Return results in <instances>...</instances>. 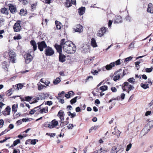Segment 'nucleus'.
Listing matches in <instances>:
<instances>
[{
	"label": "nucleus",
	"mask_w": 153,
	"mask_h": 153,
	"mask_svg": "<svg viewBox=\"0 0 153 153\" xmlns=\"http://www.w3.org/2000/svg\"><path fill=\"white\" fill-rule=\"evenodd\" d=\"M65 39H62L60 43L64 51L67 53H74L76 50L75 45L71 41H65Z\"/></svg>",
	"instance_id": "nucleus-1"
},
{
	"label": "nucleus",
	"mask_w": 153,
	"mask_h": 153,
	"mask_svg": "<svg viewBox=\"0 0 153 153\" xmlns=\"http://www.w3.org/2000/svg\"><path fill=\"white\" fill-rule=\"evenodd\" d=\"M124 75V71H123L122 69H120L114 73L113 79L114 81H116L120 77L122 78Z\"/></svg>",
	"instance_id": "nucleus-2"
},
{
	"label": "nucleus",
	"mask_w": 153,
	"mask_h": 153,
	"mask_svg": "<svg viewBox=\"0 0 153 153\" xmlns=\"http://www.w3.org/2000/svg\"><path fill=\"white\" fill-rule=\"evenodd\" d=\"M44 52L45 55L48 56H51L54 53V50L52 48L49 46H48L47 47L45 48Z\"/></svg>",
	"instance_id": "nucleus-3"
},
{
	"label": "nucleus",
	"mask_w": 153,
	"mask_h": 153,
	"mask_svg": "<svg viewBox=\"0 0 153 153\" xmlns=\"http://www.w3.org/2000/svg\"><path fill=\"white\" fill-rule=\"evenodd\" d=\"M9 55L10 61L12 63H14L16 60L15 58L16 56L15 53L13 51H10L9 53Z\"/></svg>",
	"instance_id": "nucleus-4"
},
{
	"label": "nucleus",
	"mask_w": 153,
	"mask_h": 153,
	"mask_svg": "<svg viewBox=\"0 0 153 153\" xmlns=\"http://www.w3.org/2000/svg\"><path fill=\"white\" fill-rule=\"evenodd\" d=\"M37 44L38 49L41 51H43L44 48H46L48 47L45 42L44 41L38 42Z\"/></svg>",
	"instance_id": "nucleus-5"
},
{
	"label": "nucleus",
	"mask_w": 153,
	"mask_h": 153,
	"mask_svg": "<svg viewBox=\"0 0 153 153\" xmlns=\"http://www.w3.org/2000/svg\"><path fill=\"white\" fill-rule=\"evenodd\" d=\"M21 22L20 21H18L14 24L13 27L14 32H17L20 31L22 29L21 26L20 25Z\"/></svg>",
	"instance_id": "nucleus-6"
},
{
	"label": "nucleus",
	"mask_w": 153,
	"mask_h": 153,
	"mask_svg": "<svg viewBox=\"0 0 153 153\" xmlns=\"http://www.w3.org/2000/svg\"><path fill=\"white\" fill-rule=\"evenodd\" d=\"M108 30V28L105 27H102L99 31L98 32L97 34V36L99 37H101L104 35Z\"/></svg>",
	"instance_id": "nucleus-7"
},
{
	"label": "nucleus",
	"mask_w": 153,
	"mask_h": 153,
	"mask_svg": "<svg viewBox=\"0 0 153 153\" xmlns=\"http://www.w3.org/2000/svg\"><path fill=\"white\" fill-rule=\"evenodd\" d=\"M58 124V122L55 119L49 123L48 127L50 128H52L57 126Z\"/></svg>",
	"instance_id": "nucleus-8"
},
{
	"label": "nucleus",
	"mask_w": 153,
	"mask_h": 153,
	"mask_svg": "<svg viewBox=\"0 0 153 153\" xmlns=\"http://www.w3.org/2000/svg\"><path fill=\"white\" fill-rule=\"evenodd\" d=\"M24 58L25 62L27 64L29 63L32 60L33 57L29 53H27L25 55Z\"/></svg>",
	"instance_id": "nucleus-9"
},
{
	"label": "nucleus",
	"mask_w": 153,
	"mask_h": 153,
	"mask_svg": "<svg viewBox=\"0 0 153 153\" xmlns=\"http://www.w3.org/2000/svg\"><path fill=\"white\" fill-rule=\"evenodd\" d=\"M42 105L34 108L33 109L31 110L30 111V114H33L35 112L36 113V114H39L40 111L39 110H40V107Z\"/></svg>",
	"instance_id": "nucleus-10"
},
{
	"label": "nucleus",
	"mask_w": 153,
	"mask_h": 153,
	"mask_svg": "<svg viewBox=\"0 0 153 153\" xmlns=\"http://www.w3.org/2000/svg\"><path fill=\"white\" fill-rule=\"evenodd\" d=\"M152 82L151 81L146 82L145 83H142L140 84V86L144 89H146L149 88V85H151Z\"/></svg>",
	"instance_id": "nucleus-11"
},
{
	"label": "nucleus",
	"mask_w": 153,
	"mask_h": 153,
	"mask_svg": "<svg viewBox=\"0 0 153 153\" xmlns=\"http://www.w3.org/2000/svg\"><path fill=\"white\" fill-rule=\"evenodd\" d=\"M74 30L75 32L81 33L83 30V27L80 24H78L76 26L75 28H74Z\"/></svg>",
	"instance_id": "nucleus-12"
},
{
	"label": "nucleus",
	"mask_w": 153,
	"mask_h": 153,
	"mask_svg": "<svg viewBox=\"0 0 153 153\" xmlns=\"http://www.w3.org/2000/svg\"><path fill=\"white\" fill-rule=\"evenodd\" d=\"M122 18L120 16H115L114 21V23L118 24L122 23Z\"/></svg>",
	"instance_id": "nucleus-13"
},
{
	"label": "nucleus",
	"mask_w": 153,
	"mask_h": 153,
	"mask_svg": "<svg viewBox=\"0 0 153 153\" xmlns=\"http://www.w3.org/2000/svg\"><path fill=\"white\" fill-rule=\"evenodd\" d=\"M150 129L146 125L141 131L140 134L144 135L147 134L150 130Z\"/></svg>",
	"instance_id": "nucleus-14"
},
{
	"label": "nucleus",
	"mask_w": 153,
	"mask_h": 153,
	"mask_svg": "<svg viewBox=\"0 0 153 153\" xmlns=\"http://www.w3.org/2000/svg\"><path fill=\"white\" fill-rule=\"evenodd\" d=\"M10 110V107L9 106H7L5 110L2 111V113L5 116L7 115H9Z\"/></svg>",
	"instance_id": "nucleus-15"
},
{
	"label": "nucleus",
	"mask_w": 153,
	"mask_h": 153,
	"mask_svg": "<svg viewBox=\"0 0 153 153\" xmlns=\"http://www.w3.org/2000/svg\"><path fill=\"white\" fill-rule=\"evenodd\" d=\"M120 148L117 146H115L112 147L111 151V153H117L120 150Z\"/></svg>",
	"instance_id": "nucleus-16"
},
{
	"label": "nucleus",
	"mask_w": 153,
	"mask_h": 153,
	"mask_svg": "<svg viewBox=\"0 0 153 153\" xmlns=\"http://www.w3.org/2000/svg\"><path fill=\"white\" fill-rule=\"evenodd\" d=\"M64 112L62 110H60L58 112V116L60 118L61 122L64 120Z\"/></svg>",
	"instance_id": "nucleus-17"
},
{
	"label": "nucleus",
	"mask_w": 153,
	"mask_h": 153,
	"mask_svg": "<svg viewBox=\"0 0 153 153\" xmlns=\"http://www.w3.org/2000/svg\"><path fill=\"white\" fill-rule=\"evenodd\" d=\"M9 9L10 12L13 13H14L16 11V8L15 6L12 4H9Z\"/></svg>",
	"instance_id": "nucleus-18"
},
{
	"label": "nucleus",
	"mask_w": 153,
	"mask_h": 153,
	"mask_svg": "<svg viewBox=\"0 0 153 153\" xmlns=\"http://www.w3.org/2000/svg\"><path fill=\"white\" fill-rule=\"evenodd\" d=\"M147 12L151 13H153V5L152 3H149L148 5Z\"/></svg>",
	"instance_id": "nucleus-19"
},
{
	"label": "nucleus",
	"mask_w": 153,
	"mask_h": 153,
	"mask_svg": "<svg viewBox=\"0 0 153 153\" xmlns=\"http://www.w3.org/2000/svg\"><path fill=\"white\" fill-rule=\"evenodd\" d=\"M125 85L127 86H129L128 89L127 91V92L128 94H129L130 91L131 90H133L134 89V86L131 85H130L128 82H126Z\"/></svg>",
	"instance_id": "nucleus-20"
},
{
	"label": "nucleus",
	"mask_w": 153,
	"mask_h": 153,
	"mask_svg": "<svg viewBox=\"0 0 153 153\" xmlns=\"http://www.w3.org/2000/svg\"><path fill=\"white\" fill-rule=\"evenodd\" d=\"M55 47L57 51L58 52L59 54L62 53V46L60 44V45L56 44L55 45Z\"/></svg>",
	"instance_id": "nucleus-21"
},
{
	"label": "nucleus",
	"mask_w": 153,
	"mask_h": 153,
	"mask_svg": "<svg viewBox=\"0 0 153 153\" xmlns=\"http://www.w3.org/2000/svg\"><path fill=\"white\" fill-rule=\"evenodd\" d=\"M115 63L111 62L109 64L105 66V68L107 70H110L114 66Z\"/></svg>",
	"instance_id": "nucleus-22"
},
{
	"label": "nucleus",
	"mask_w": 153,
	"mask_h": 153,
	"mask_svg": "<svg viewBox=\"0 0 153 153\" xmlns=\"http://www.w3.org/2000/svg\"><path fill=\"white\" fill-rule=\"evenodd\" d=\"M31 45L33 47L34 51H35L37 49V45L36 42L34 40H31L30 41Z\"/></svg>",
	"instance_id": "nucleus-23"
},
{
	"label": "nucleus",
	"mask_w": 153,
	"mask_h": 153,
	"mask_svg": "<svg viewBox=\"0 0 153 153\" xmlns=\"http://www.w3.org/2000/svg\"><path fill=\"white\" fill-rule=\"evenodd\" d=\"M91 44L93 48H96L97 46V45L96 42V40L94 38L91 39Z\"/></svg>",
	"instance_id": "nucleus-24"
},
{
	"label": "nucleus",
	"mask_w": 153,
	"mask_h": 153,
	"mask_svg": "<svg viewBox=\"0 0 153 153\" xmlns=\"http://www.w3.org/2000/svg\"><path fill=\"white\" fill-rule=\"evenodd\" d=\"M85 7H81L78 9V13L80 15H83L85 13Z\"/></svg>",
	"instance_id": "nucleus-25"
},
{
	"label": "nucleus",
	"mask_w": 153,
	"mask_h": 153,
	"mask_svg": "<svg viewBox=\"0 0 153 153\" xmlns=\"http://www.w3.org/2000/svg\"><path fill=\"white\" fill-rule=\"evenodd\" d=\"M65 56L62 53H60L59 54V59L60 62H64L65 60Z\"/></svg>",
	"instance_id": "nucleus-26"
},
{
	"label": "nucleus",
	"mask_w": 153,
	"mask_h": 153,
	"mask_svg": "<svg viewBox=\"0 0 153 153\" xmlns=\"http://www.w3.org/2000/svg\"><path fill=\"white\" fill-rule=\"evenodd\" d=\"M39 111H40L39 114L44 113H46L48 112V107H47L45 108H44L42 109L40 108V110H39Z\"/></svg>",
	"instance_id": "nucleus-27"
},
{
	"label": "nucleus",
	"mask_w": 153,
	"mask_h": 153,
	"mask_svg": "<svg viewBox=\"0 0 153 153\" xmlns=\"http://www.w3.org/2000/svg\"><path fill=\"white\" fill-rule=\"evenodd\" d=\"M40 81L43 83H44L45 85L46 86H49V85L50 84V82L48 80L46 79H41Z\"/></svg>",
	"instance_id": "nucleus-28"
},
{
	"label": "nucleus",
	"mask_w": 153,
	"mask_h": 153,
	"mask_svg": "<svg viewBox=\"0 0 153 153\" xmlns=\"http://www.w3.org/2000/svg\"><path fill=\"white\" fill-rule=\"evenodd\" d=\"M38 86V89L40 91L42 89L44 88H46V86L42 85L40 82H39L37 84Z\"/></svg>",
	"instance_id": "nucleus-29"
},
{
	"label": "nucleus",
	"mask_w": 153,
	"mask_h": 153,
	"mask_svg": "<svg viewBox=\"0 0 153 153\" xmlns=\"http://www.w3.org/2000/svg\"><path fill=\"white\" fill-rule=\"evenodd\" d=\"M18 108V104H14L12 106V111L14 112V113H15L17 111Z\"/></svg>",
	"instance_id": "nucleus-30"
},
{
	"label": "nucleus",
	"mask_w": 153,
	"mask_h": 153,
	"mask_svg": "<svg viewBox=\"0 0 153 153\" xmlns=\"http://www.w3.org/2000/svg\"><path fill=\"white\" fill-rule=\"evenodd\" d=\"M55 23L56 25V28L58 29H60L61 28V23L57 21H56Z\"/></svg>",
	"instance_id": "nucleus-31"
},
{
	"label": "nucleus",
	"mask_w": 153,
	"mask_h": 153,
	"mask_svg": "<svg viewBox=\"0 0 153 153\" xmlns=\"http://www.w3.org/2000/svg\"><path fill=\"white\" fill-rule=\"evenodd\" d=\"M8 10L5 8H3L1 9V12L3 14H5L7 15L8 14Z\"/></svg>",
	"instance_id": "nucleus-32"
},
{
	"label": "nucleus",
	"mask_w": 153,
	"mask_h": 153,
	"mask_svg": "<svg viewBox=\"0 0 153 153\" xmlns=\"http://www.w3.org/2000/svg\"><path fill=\"white\" fill-rule=\"evenodd\" d=\"M14 91L13 88H10V89L7 90L6 92V95L8 96H10L12 94L13 92Z\"/></svg>",
	"instance_id": "nucleus-33"
},
{
	"label": "nucleus",
	"mask_w": 153,
	"mask_h": 153,
	"mask_svg": "<svg viewBox=\"0 0 153 153\" xmlns=\"http://www.w3.org/2000/svg\"><path fill=\"white\" fill-rule=\"evenodd\" d=\"M27 14L26 10H25L24 9H22L20 11L19 14L21 16H24Z\"/></svg>",
	"instance_id": "nucleus-34"
},
{
	"label": "nucleus",
	"mask_w": 153,
	"mask_h": 153,
	"mask_svg": "<svg viewBox=\"0 0 153 153\" xmlns=\"http://www.w3.org/2000/svg\"><path fill=\"white\" fill-rule=\"evenodd\" d=\"M126 82H124L122 85V88L124 91H126L128 89L129 86H127L125 85Z\"/></svg>",
	"instance_id": "nucleus-35"
},
{
	"label": "nucleus",
	"mask_w": 153,
	"mask_h": 153,
	"mask_svg": "<svg viewBox=\"0 0 153 153\" xmlns=\"http://www.w3.org/2000/svg\"><path fill=\"white\" fill-rule=\"evenodd\" d=\"M66 1L65 4V6L68 7H70L72 5L70 1V0H66Z\"/></svg>",
	"instance_id": "nucleus-36"
},
{
	"label": "nucleus",
	"mask_w": 153,
	"mask_h": 153,
	"mask_svg": "<svg viewBox=\"0 0 153 153\" xmlns=\"http://www.w3.org/2000/svg\"><path fill=\"white\" fill-rule=\"evenodd\" d=\"M146 125L150 129L153 127V120L149 121Z\"/></svg>",
	"instance_id": "nucleus-37"
},
{
	"label": "nucleus",
	"mask_w": 153,
	"mask_h": 153,
	"mask_svg": "<svg viewBox=\"0 0 153 153\" xmlns=\"http://www.w3.org/2000/svg\"><path fill=\"white\" fill-rule=\"evenodd\" d=\"M61 81L60 79L59 78H57L56 79L53 81V83L54 85H56L59 83Z\"/></svg>",
	"instance_id": "nucleus-38"
},
{
	"label": "nucleus",
	"mask_w": 153,
	"mask_h": 153,
	"mask_svg": "<svg viewBox=\"0 0 153 153\" xmlns=\"http://www.w3.org/2000/svg\"><path fill=\"white\" fill-rule=\"evenodd\" d=\"M127 81L128 82H129L131 83L132 84H134V83L135 82V79H134L133 77L129 78Z\"/></svg>",
	"instance_id": "nucleus-39"
},
{
	"label": "nucleus",
	"mask_w": 153,
	"mask_h": 153,
	"mask_svg": "<svg viewBox=\"0 0 153 153\" xmlns=\"http://www.w3.org/2000/svg\"><path fill=\"white\" fill-rule=\"evenodd\" d=\"M69 122L68 121L66 120L65 121H62L61 122V126H62V127H63V126H65V125H66L67 124H68Z\"/></svg>",
	"instance_id": "nucleus-40"
},
{
	"label": "nucleus",
	"mask_w": 153,
	"mask_h": 153,
	"mask_svg": "<svg viewBox=\"0 0 153 153\" xmlns=\"http://www.w3.org/2000/svg\"><path fill=\"white\" fill-rule=\"evenodd\" d=\"M100 88L102 91H104L107 90L108 87L106 85H103L101 86Z\"/></svg>",
	"instance_id": "nucleus-41"
},
{
	"label": "nucleus",
	"mask_w": 153,
	"mask_h": 153,
	"mask_svg": "<svg viewBox=\"0 0 153 153\" xmlns=\"http://www.w3.org/2000/svg\"><path fill=\"white\" fill-rule=\"evenodd\" d=\"M135 43V42L134 41L132 42L128 46V48L129 49L134 48V44Z\"/></svg>",
	"instance_id": "nucleus-42"
},
{
	"label": "nucleus",
	"mask_w": 153,
	"mask_h": 153,
	"mask_svg": "<svg viewBox=\"0 0 153 153\" xmlns=\"http://www.w3.org/2000/svg\"><path fill=\"white\" fill-rule=\"evenodd\" d=\"M78 97H76L71 100L70 101V102L71 104H73L76 102V100Z\"/></svg>",
	"instance_id": "nucleus-43"
},
{
	"label": "nucleus",
	"mask_w": 153,
	"mask_h": 153,
	"mask_svg": "<svg viewBox=\"0 0 153 153\" xmlns=\"http://www.w3.org/2000/svg\"><path fill=\"white\" fill-rule=\"evenodd\" d=\"M20 143L19 139H17L16 140L13 141V146H16L17 145L18 143Z\"/></svg>",
	"instance_id": "nucleus-44"
},
{
	"label": "nucleus",
	"mask_w": 153,
	"mask_h": 153,
	"mask_svg": "<svg viewBox=\"0 0 153 153\" xmlns=\"http://www.w3.org/2000/svg\"><path fill=\"white\" fill-rule=\"evenodd\" d=\"M33 100L34 102H33V103H34V102H37L38 100H40L39 96L38 95V97H35V98H34Z\"/></svg>",
	"instance_id": "nucleus-45"
},
{
	"label": "nucleus",
	"mask_w": 153,
	"mask_h": 153,
	"mask_svg": "<svg viewBox=\"0 0 153 153\" xmlns=\"http://www.w3.org/2000/svg\"><path fill=\"white\" fill-rule=\"evenodd\" d=\"M21 38H22V37H21V36L19 34L17 36H14L13 37V39L14 40H16V39L19 40V39H21Z\"/></svg>",
	"instance_id": "nucleus-46"
},
{
	"label": "nucleus",
	"mask_w": 153,
	"mask_h": 153,
	"mask_svg": "<svg viewBox=\"0 0 153 153\" xmlns=\"http://www.w3.org/2000/svg\"><path fill=\"white\" fill-rule=\"evenodd\" d=\"M132 144L130 143L127 146V147L126 149V151H128L131 148Z\"/></svg>",
	"instance_id": "nucleus-47"
},
{
	"label": "nucleus",
	"mask_w": 153,
	"mask_h": 153,
	"mask_svg": "<svg viewBox=\"0 0 153 153\" xmlns=\"http://www.w3.org/2000/svg\"><path fill=\"white\" fill-rule=\"evenodd\" d=\"M23 87V85L21 84H18L17 85V89L18 90L21 89Z\"/></svg>",
	"instance_id": "nucleus-48"
},
{
	"label": "nucleus",
	"mask_w": 153,
	"mask_h": 153,
	"mask_svg": "<svg viewBox=\"0 0 153 153\" xmlns=\"http://www.w3.org/2000/svg\"><path fill=\"white\" fill-rule=\"evenodd\" d=\"M106 151L105 150L103 149L102 148L98 150V153H105Z\"/></svg>",
	"instance_id": "nucleus-49"
},
{
	"label": "nucleus",
	"mask_w": 153,
	"mask_h": 153,
	"mask_svg": "<svg viewBox=\"0 0 153 153\" xmlns=\"http://www.w3.org/2000/svg\"><path fill=\"white\" fill-rule=\"evenodd\" d=\"M132 59V57L131 56H129L128 57L126 58L125 59V62H128L130 61Z\"/></svg>",
	"instance_id": "nucleus-50"
},
{
	"label": "nucleus",
	"mask_w": 153,
	"mask_h": 153,
	"mask_svg": "<svg viewBox=\"0 0 153 153\" xmlns=\"http://www.w3.org/2000/svg\"><path fill=\"white\" fill-rule=\"evenodd\" d=\"M4 20L3 18H0V25H4Z\"/></svg>",
	"instance_id": "nucleus-51"
},
{
	"label": "nucleus",
	"mask_w": 153,
	"mask_h": 153,
	"mask_svg": "<svg viewBox=\"0 0 153 153\" xmlns=\"http://www.w3.org/2000/svg\"><path fill=\"white\" fill-rule=\"evenodd\" d=\"M113 62L115 63V65H120L121 63L120 59H118L116 61H115L114 62Z\"/></svg>",
	"instance_id": "nucleus-52"
},
{
	"label": "nucleus",
	"mask_w": 153,
	"mask_h": 153,
	"mask_svg": "<svg viewBox=\"0 0 153 153\" xmlns=\"http://www.w3.org/2000/svg\"><path fill=\"white\" fill-rule=\"evenodd\" d=\"M153 69V68L152 67L150 68H146V71L147 72H150L152 71Z\"/></svg>",
	"instance_id": "nucleus-53"
},
{
	"label": "nucleus",
	"mask_w": 153,
	"mask_h": 153,
	"mask_svg": "<svg viewBox=\"0 0 153 153\" xmlns=\"http://www.w3.org/2000/svg\"><path fill=\"white\" fill-rule=\"evenodd\" d=\"M25 100L27 101H29L32 98L29 96H27L25 97Z\"/></svg>",
	"instance_id": "nucleus-54"
},
{
	"label": "nucleus",
	"mask_w": 153,
	"mask_h": 153,
	"mask_svg": "<svg viewBox=\"0 0 153 153\" xmlns=\"http://www.w3.org/2000/svg\"><path fill=\"white\" fill-rule=\"evenodd\" d=\"M39 96L40 97V100H44V97H43L44 96L42 93H40L39 95Z\"/></svg>",
	"instance_id": "nucleus-55"
},
{
	"label": "nucleus",
	"mask_w": 153,
	"mask_h": 153,
	"mask_svg": "<svg viewBox=\"0 0 153 153\" xmlns=\"http://www.w3.org/2000/svg\"><path fill=\"white\" fill-rule=\"evenodd\" d=\"M45 105H51L52 104V102L51 101H47L45 103Z\"/></svg>",
	"instance_id": "nucleus-56"
},
{
	"label": "nucleus",
	"mask_w": 153,
	"mask_h": 153,
	"mask_svg": "<svg viewBox=\"0 0 153 153\" xmlns=\"http://www.w3.org/2000/svg\"><path fill=\"white\" fill-rule=\"evenodd\" d=\"M82 49V51L84 53H85L88 51V48H87L86 47L84 48V47Z\"/></svg>",
	"instance_id": "nucleus-57"
},
{
	"label": "nucleus",
	"mask_w": 153,
	"mask_h": 153,
	"mask_svg": "<svg viewBox=\"0 0 153 153\" xmlns=\"http://www.w3.org/2000/svg\"><path fill=\"white\" fill-rule=\"evenodd\" d=\"M74 126L72 124H70L68 125V126H67L68 129H72Z\"/></svg>",
	"instance_id": "nucleus-58"
},
{
	"label": "nucleus",
	"mask_w": 153,
	"mask_h": 153,
	"mask_svg": "<svg viewBox=\"0 0 153 153\" xmlns=\"http://www.w3.org/2000/svg\"><path fill=\"white\" fill-rule=\"evenodd\" d=\"M20 151L19 149H14L13 150V153H20Z\"/></svg>",
	"instance_id": "nucleus-59"
},
{
	"label": "nucleus",
	"mask_w": 153,
	"mask_h": 153,
	"mask_svg": "<svg viewBox=\"0 0 153 153\" xmlns=\"http://www.w3.org/2000/svg\"><path fill=\"white\" fill-rule=\"evenodd\" d=\"M52 0H45L44 3L46 4H50Z\"/></svg>",
	"instance_id": "nucleus-60"
},
{
	"label": "nucleus",
	"mask_w": 153,
	"mask_h": 153,
	"mask_svg": "<svg viewBox=\"0 0 153 153\" xmlns=\"http://www.w3.org/2000/svg\"><path fill=\"white\" fill-rule=\"evenodd\" d=\"M113 21L111 20H109L108 23V25L109 28H111Z\"/></svg>",
	"instance_id": "nucleus-61"
},
{
	"label": "nucleus",
	"mask_w": 153,
	"mask_h": 153,
	"mask_svg": "<svg viewBox=\"0 0 153 153\" xmlns=\"http://www.w3.org/2000/svg\"><path fill=\"white\" fill-rule=\"evenodd\" d=\"M91 73L94 75H97L98 73V72L96 70H95L91 71Z\"/></svg>",
	"instance_id": "nucleus-62"
},
{
	"label": "nucleus",
	"mask_w": 153,
	"mask_h": 153,
	"mask_svg": "<svg viewBox=\"0 0 153 153\" xmlns=\"http://www.w3.org/2000/svg\"><path fill=\"white\" fill-rule=\"evenodd\" d=\"M65 94V92L64 91H62L61 93H59L58 95L59 96V97H62V95H63Z\"/></svg>",
	"instance_id": "nucleus-63"
},
{
	"label": "nucleus",
	"mask_w": 153,
	"mask_h": 153,
	"mask_svg": "<svg viewBox=\"0 0 153 153\" xmlns=\"http://www.w3.org/2000/svg\"><path fill=\"white\" fill-rule=\"evenodd\" d=\"M36 140L35 139L32 140L30 142V144L32 145H35L36 144Z\"/></svg>",
	"instance_id": "nucleus-64"
}]
</instances>
